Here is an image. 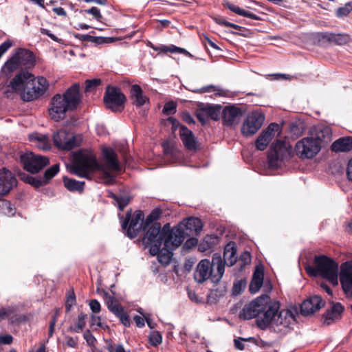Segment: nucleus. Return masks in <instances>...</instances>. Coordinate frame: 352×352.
Here are the masks:
<instances>
[{"instance_id":"40","label":"nucleus","mask_w":352,"mask_h":352,"mask_svg":"<svg viewBox=\"0 0 352 352\" xmlns=\"http://www.w3.org/2000/svg\"><path fill=\"white\" fill-rule=\"evenodd\" d=\"M21 179L35 187H39L43 184V182L24 173L19 175Z\"/></svg>"},{"instance_id":"43","label":"nucleus","mask_w":352,"mask_h":352,"mask_svg":"<svg viewBox=\"0 0 352 352\" xmlns=\"http://www.w3.org/2000/svg\"><path fill=\"white\" fill-rule=\"evenodd\" d=\"M158 50L160 51H162V52H169L171 53H179V54H184L188 53V52L185 49L178 47L175 45H170V46L162 45L161 47H160L158 48Z\"/></svg>"},{"instance_id":"64","label":"nucleus","mask_w":352,"mask_h":352,"mask_svg":"<svg viewBox=\"0 0 352 352\" xmlns=\"http://www.w3.org/2000/svg\"><path fill=\"white\" fill-rule=\"evenodd\" d=\"M66 344L68 346L76 348L77 346V340L72 337H67Z\"/></svg>"},{"instance_id":"21","label":"nucleus","mask_w":352,"mask_h":352,"mask_svg":"<svg viewBox=\"0 0 352 352\" xmlns=\"http://www.w3.org/2000/svg\"><path fill=\"white\" fill-rule=\"evenodd\" d=\"M275 314L270 324L275 325L283 328H289L295 322V316L290 310H282L276 316Z\"/></svg>"},{"instance_id":"16","label":"nucleus","mask_w":352,"mask_h":352,"mask_svg":"<svg viewBox=\"0 0 352 352\" xmlns=\"http://www.w3.org/2000/svg\"><path fill=\"white\" fill-rule=\"evenodd\" d=\"M309 136L317 141L322 148L331 141L332 132L330 127L319 124L310 129Z\"/></svg>"},{"instance_id":"47","label":"nucleus","mask_w":352,"mask_h":352,"mask_svg":"<svg viewBox=\"0 0 352 352\" xmlns=\"http://www.w3.org/2000/svg\"><path fill=\"white\" fill-rule=\"evenodd\" d=\"M107 349L109 352H126L123 345L121 344L109 342L107 344Z\"/></svg>"},{"instance_id":"48","label":"nucleus","mask_w":352,"mask_h":352,"mask_svg":"<svg viewBox=\"0 0 352 352\" xmlns=\"http://www.w3.org/2000/svg\"><path fill=\"white\" fill-rule=\"evenodd\" d=\"M80 38L84 41H95L98 43H106L107 40H110V38L104 37H94L90 35H81Z\"/></svg>"},{"instance_id":"61","label":"nucleus","mask_w":352,"mask_h":352,"mask_svg":"<svg viewBox=\"0 0 352 352\" xmlns=\"http://www.w3.org/2000/svg\"><path fill=\"white\" fill-rule=\"evenodd\" d=\"M133 320L138 327L141 328L144 326V319L142 317L140 316H135L133 317Z\"/></svg>"},{"instance_id":"52","label":"nucleus","mask_w":352,"mask_h":352,"mask_svg":"<svg viewBox=\"0 0 352 352\" xmlns=\"http://www.w3.org/2000/svg\"><path fill=\"white\" fill-rule=\"evenodd\" d=\"M116 316L120 318V320L123 324V325H124L125 327L130 326L129 316L127 315L126 313L124 312V310L120 311V314H116Z\"/></svg>"},{"instance_id":"29","label":"nucleus","mask_w":352,"mask_h":352,"mask_svg":"<svg viewBox=\"0 0 352 352\" xmlns=\"http://www.w3.org/2000/svg\"><path fill=\"white\" fill-rule=\"evenodd\" d=\"M333 151L347 152L352 150V137H343L336 140L331 145Z\"/></svg>"},{"instance_id":"18","label":"nucleus","mask_w":352,"mask_h":352,"mask_svg":"<svg viewBox=\"0 0 352 352\" xmlns=\"http://www.w3.org/2000/svg\"><path fill=\"white\" fill-rule=\"evenodd\" d=\"M17 180L14 175L6 168H0V196H4L16 186Z\"/></svg>"},{"instance_id":"46","label":"nucleus","mask_w":352,"mask_h":352,"mask_svg":"<svg viewBox=\"0 0 352 352\" xmlns=\"http://www.w3.org/2000/svg\"><path fill=\"white\" fill-rule=\"evenodd\" d=\"M59 171V165L54 164L45 172V179L46 181L51 179Z\"/></svg>"},{"instance_id":"9","label":"nucleus","mask_w":352,"mask_h":352,"mask_svg":"<svg viewBox=\"0 0 352 352\" xmlns=\"http://www.w3.org/2000/svg\"><path fill=\"white\" fill-rule=\"evenodd\" d=\"M320 144L309 136L298 140L294 149L296 155L301 160H310L316 157L321 151Z\"/></svg>"},{"instance_id":"17","label":"nucleus","mask_w":352,"mask_h":352,"mask_svg":"<svg viewBox=\"0 0 352 352\" xmlns=\"http://www.w3.org/2000/svg\"><path fill=\"white\" fill-rule=\"evenodd\" d=\"M280 131V126L276 123H271L267 128L263 131L255 142L256 148L258 151H264L275 133Z\"/></svg>"},{"instance_id":"15","label":"nucleus","mask_w":352,"mask_h":352,"mask_svg":"<svg viewBox=\"0 0 352 352\" xmlns=\"http://www.w3.org/2000/svg\"><path fill=\"white\" fill-rule=\"evenodd\" d=\"M186 232L181 230L178 226L170 229L169 224L166 231L164 237H163V243L165 248L170 250H175L179 247L184 241Z\"/></svg>"},{"instance_id":"57","label":"nucleus","mask_w":352,"mask_h":352,"mask_svg":"<svg viewBox=\"0 0 352 352\" xmlns=\"http://www.w3.org/2000/svg\"><path fill=\"white\" fill-rule=\"evenodd\" d=\"M90 309L94 313L100 311V304L97 300H91L89 302Z\"/></svg>"},{"instance_id":"53","label":"nucleus","mask_w":352,"mask_h":352,"mask_svg":"<svg viewBox=\"0 0 352 352\" xmlns=\"http://www.w3.org/2000/svg\"><path fill=\"white\" fill-rule=\"evenodd\" d=\"M85 12L88 14L93 15V16L98 21H100L102 19V14L100 10L96 7H92L90 9L86 10Z\"/></svg>"},{"instance_id":"58","label":"nucleus","mask_w":352,"mask_h":352,"mask_svg":"<svg viewBox=\"0 0 352 352\" xmlns=\"http://www.w3.org/2000/svg\"><path fill=\"white\" fill-rule=\"evenodd\" d=\"M84 338L86 340V341L89 345L93 344L94 343V342L96 341L95 338L93 336V335L89 330H87L85 332Z\"/></svg>"},{"instance_id":"56","label":"nucleus","mask_w":352,"mask_h":352,"mask_svg":"<svg viewBox=\"0 0 352 352\" xmlns=\"http://www.w3.org/2000/svg\"><path fill=\"white\" fill-rule=\"evenodd\" d=\"M12 46L10 41H6L0 45V58Z\"/></svg>"},{"instance_id":"41","label":"nucleus","mask_w":352,"mask_h":352,"mask_svg":"<svg viewBox=\"0 0 352 352\" xmlns=\"http://www.w3.org/2000/svg\"><path fill=\"white\" fill-rule=\"evenodd\" d=\"M203 113L214 120H217L219 118V109L212 107L207 106L203 110Z\"/></svg>"},{"instance_id":"37","label":"nucleus","mask_w":352,"mask_h":352,"mask_svg":"<svg viewBox=\"0 0 352 352\" xmlns=\"http://www.w3.org/2000/svg\"><path fill=\"white\" fill-rule=\"evenodd\" d=\"M111 197H112L116 201V204L120 210H123L124 207L129 204L131 199L130 197L126 194L120 195L119 196L111 194Z\"/></svg>"},{"instance_id":"7","label":"nucleus","mask_w":352,"mask_h":352,"mask_svg":"<svg viewBox=\"0 0 352 352\" xmlns=\"http://www.w3.org/2000/svg\"><path fill=\"white\" fill-rule=\"evenodd\" d=\"M292 147L287 140H277L268 151V164L271 168H278L291 157Z\"/></svg>"},{"instance_id":"3","label":"nucleus","mask_w":352,"mask_h":352,"mask_svg":"<svg viewBox=\"0 0 352 352\" xmlns=\"http://www.w3.org/2000/svg\"><path fill=\"white\" fill-rule=\"evenodd\" d=\"M279 309L278 302L270 301L268 295H262L246 305L239 314L240 318L250 320L257 318L256 324L261 329L270 325L275 314Z\"/></svg>"},{"instance_id":"50","label":"nucleus","mask_w":352,"mask_h":352,"mask_svg":"<svg viewBox=\"0 0 352 352\" xmlns=\"http://www.w3.org/2000/svg\"><path fill=\"white\" fill-rule=\"evenodd\" d=\"M176 104L171 101L165 104L163 111L166 115L173 114L176 112Z\"/></svg>"},{"instance_id":"20","label":"nucleus","mask_w":352,"mask_h":352,"mask_svg":"<svg viewBox=\"0 0 352 352\" xmlns=\"http://www.w3.org/2000/svg\"><path fill=\"white\" fill-rule=\"evenodd\" d=\"M340 280L345 294L352 288V261L342 264L340 272Z\"/></svg>"},{"instance_id":"6","label":"nucleus","mask_w":352,"mask_h":352,"mask_svg":"<svg viewBox=\"0 0 352 352\" xmlns=\"http://www.w3.org/2000/svg\"><path fill=\"white\" fill-rule=\"evenodd\" d=\"M315 267H309L307 272L314 275H320L328 280L333 285L338 283V264L326 256H318L315 258Z\"/></svg>"},{"instance_id":"33","label":"nucleus","mask_w":352,"mask_h":352,"mask_svg":"<svg viewBox=\"0 0 352 352\" xmlns=\"http://www.w3.org/2000/svg\"><path fill=\"white\" fill-rule=\"evenodd\" d=\"M104 299L108 309L113 314H120V311H123L124 309L120 304L109 293L104 294Z\"/></svg>"},{"instance_id":"5","label":"nucleus","mask_w":352,"mask_h":352,"mask_svg":"<svg viewBox=\"0 0 352 352\" xmlns=\"http://www.w3.org/2000/svg\"><path fill=\"white\" fill-rule=\"evenodd\" d=\"M224 274V264L220 255L214 254L212 263L208 259L201 260L197 265L194 273L195 280L203 283L208 278L214 283H217Z\"/></svg>"},{"instance_id":"62","label":"nucleus","mask_w":352,"mask_h":352,"mask_svg":"<svg viewBox=\"0 0 352 352\" xmlns=\"http://www.w3.org/2000/svg\"><path fill=\"white\" fill-rule=\"evenodd\" d=\"M346 175L349 180L352 182V158L349 161L347 164Z\"/></svg>"},{"instance_id":"4","label":"nucleus","mask_w":352,"mask_h":352,"mask_svg":"<svg viewBox=\"0 0 352 352\" xmlns=\"http://www.w3.org/2000/svg\"><path fill=\"white\" fill-rule=\"evenodd\" d=\"M80 102V85L75 83L63 94H56L53 96L49 108V116L56 122L63 120L66 113L76 109Z\"/></svg>"},{"instance_id":"22","label":"nucleus","mask_w":352,"mask_h":352,"mask_svg":"<svg viewBox=\"0 0 352 352\" xmlns=\"http://www.w3.org/2000/svg\"><path fill=\"white\" fill-rule=\"evenodd\" d=\"M179 135L184 146L190 151H196L199 149L198 143L193 133L185 126H181Z\"/></svg>"},{"instance_id":"51","label":"nucleus","mask_w":352,"mask_h":352,"mask_svg":"<svg viewBox=\"0 0 352 352\" xmlns=\"http://www.w3.org/2000/svg\"><path fill=\"white\" fill-rule=\"evenodd\" d=\"M263 282L252 278L249 287L250 292L252 294L256 293L263 285Z\"/></svg>"},{"instance_id":"32","label":"nucleus","mask_w":352,"mask_h":352,"mask_svg":"<svg viewBox=\"0 0 352 352\" xmlns=\"http://www.w3.org/2000/svg\"><path fill=\"white\" fill-rule=\"evenodd\" d=\"M322 38L329 42L334 43L338 45L346 44L350 40V36L348 34H332L327 32L322 34Z\"/></svg>"},{"instance_id":"19","label":"nucleus","mask_w":352,"mask_h":352,"mask_svg":"<svg viewBox=\"0 0 352 352\" xmlns=\"http://www.w3.org/2000/svg\"><path fill=\"white\" fill-rule=\"evenodd\" d=\"M325 302L318 296H314L303 301L301 305L300 311L303 316H309L314 314L324 307Z\"/></svg>"},{"instance_id":"34","label":"nucleus","mask_w":352,"mask_h":352,"mask_svg":"<svg viewBox=\"0 0 352 352\" xmlns=\"http://www.w3.org/2000/svg\"><path fill=\"white\" fill-rule=\"evenodd\" d=\"M224 5L230 10H231L232 12H233L240 16H245V17H248V18H250V19H252L254 20H256V21H260L261 19L260 16H258L252 12L245 11V10H243V9L239 8V6H236L228 1L225 2Z\"/></svg>"},{"instance_id":"11","label":"nucleus","mask_w":352,"mask_h":352,"mask_svg":"<svg viewBox=\"0 0 352 352\" xmlns=\"http://www.w3.org/2000/svg\"><path fill=\"white\" fill-rule=\"evenodd\" d=\"M143 219L144 214L140 210L136 211L132 216L130 212H127L125 220L122 223V227L123 229H126L129 222L126 233L131 239L137 236L142 229L144 230L146 228L144 227Z\"/></svg>"},{"instance_id":"42","label":"nucleus","mask_w":352,"mask_h":352,"mask_svg":"<svg viewBox=\"0 0 352 352\" xmlns=\"http://www.w3.org/2000/svg\"><path fill=\"white\" fill-rule=\"evenodd\" d=\"M101 83V80L99 78H94L91 80H87L85 81V89L86 93L94 91Z\"/></svg>"},{"instance_id":"63","label":"nucleus","mask_w":352,"mask_h":352,"mask_svg":"<svg viewBox=\"0 0 352 352\" xmlns=\"http://www.w3.org/2000/svg\"><path fill=\"white\" fill-rule=\"evenodd\" d=\"M10 309H0V320L5 319L7 316L10 315Z\"/></svg>"},{"instance_id":"38","label":"nucleus","mask_w":352,"mask_h":352,"mask_svg":"<svg viewBox=\"0 0 352 352\" xmlns=\"http://www.w3.org/2000/svg\"><path fill=\"white\" fill-rule=\"evenodd\" d=\"M87 318V315L80 313L78 316V320L74 327H71L69 328V331L72 332L79 333L85 327L86 322L85 319Z\"/></svg>"},{"instance_id":"2","label":"nucleus","mask_w":352,"mask_h":352,"mask_svg":"<svg viewBox=\"0 0 352 352\" xmlns=\"http://www.w3.org/2000/svg\"><path fill=\"white\" fill-rule=\"evenodd\" d=\"M48 87L49 83L44 77L34 78L30 72L22 71L5 86L3 94L8 98L19 96L23 101L31 102L44 95Z\"/></svg>"},{"instance_id":"31","label":"nucleus","mask_w":352,"mask_h":352,"mask_svg":"<svg viewBox=\"0 0 352 352\" xmlns=\"http://www.w3.org/2000/svg\"><path fill=\"white\" fill-rule=\"evenodd\" d=\"M21 68L16 58L13 54L1 67V72L6 76H10L14 71Z\"/></svg>"},{"instance_id":"14","label":"nucleus","mask_w":352,"mask_h":352,"mask_svg":"<svg viewBox=\"0 0 352 352\" xmlns=\"http://www.w3.org/2000/svg\"><path fill=\"white\" fill-rule=\"evenodd\" d=\"M265 115L261 111H253L248 114L241 126V132L245 136L252 135L262 126Z\"/></svg>"},{"instance_id":"1","label":"nucleus","mask_w":352,"mask_h":352,"mask_svg":"<svg viewBox=\"0 0 352 352\" xmlns=\"http://www.w3.org/2000/svg\"><path fill=\"white\" fill-rule=\"evenodd\" d=\"M105 160L104 164H100L96 157L90 151L82 150L74 155L70 172L78 177L91 179L96 170L101 171V179L107 185L115 182V177L111 174V171H119L120 166L115 151L111 148L103 150Z\"/></svg>"},{"instance_id":"8","label":"nucleus","mask_w":352,"mask_h":352,"mask_svg":"<svg viewBox=\"0 0 352 352\" xmlns=\"http://www.w3.org/2000/svg\"><path fill=\"white\" fill-rule=\"evenodd\" d=\"M167 228L168 224L162 228L160 223L157 222L148 226L142 239V243L146 248H149V252L151 255L155 256L159 252Z\"/></svg>"},{"instance_id":"25","label":"nucleus","mask_w":352,"mask_h":352,"mask_svg":"<svg viewBox=\"0 0 352 352\" xmlns=\"http://www.w3.org/2000/svg\"><path fill=\"white\" fill-rule=\"evenodd\" d=\"M20 66L25 68H30L34 65V59L32 53L25 49H19L14 54Z\"/></svg>"},{"instance_id":"27","label":"nucleus","mask_w":352,"mask_h":352,"mask_svg":"<svg viewBox=\"0 0 352 352\" xmlns=\"http://www.w3.org/2000/svg\"><path fill=\"white\" fill-rule=\"evenodd\" d=\"M29 139L41 150L47 151L51 148L52 145L50 138L46 135L34 133L29 135Z\"/></svg>"},{"instance_id":"39","label":"nucleus","mask_w":352,"mask_h":352,"mask_svg":"<svg viewBox=\"0 0 352 352\" xmlns=\"http://www.w3.org/2000/svg\"><path fill=\"white\" fill-rule=\"evenodd\" d=\"M162 214V210L160 208L154 209L146 218L144 223V227H148L153 223H154L156 220H157Z\"/></svg>"},{"instance_id":"12","label":"nucleus","mask_w":352,"mask_h":352,"mask_svg":"<svg viewBox=\"0 0 352 352\" xmlns=\"http://www.w3.org/2000/svg\"><path fill=\"white\" fill-rule=\"evenodd\" d=\"M126 97L120 89L117 87H108L104 96V101L107 108L113 111H120L124 109Z\"/></svg>"},{"instance_id":"60","label":"nucleus","mask_w":352,"mask_h":352,"mask_svg":"<svg viewBox=\"0 0 352 352\" xmlns=\"http://www.w3.org/2000/svg\"><path fill=\"white\" fill-rule=\"evenodd\" d=\"M12 336L10 335H0V344H10L12 342Z\"/></svg>"},{"instance_id":"59","label":"nucleus","mask_w":352,"mask_h":352,"mask_svg":"<svg viewBox=\"0 0 352 352\" xmlns=\"http://www.w3.org/2000/svg\"><path fill=\"white\" fill-rule=\"evenodd\" d=\"M247 340L246 339L238 338L237 339H234V346L238 350H243L244 349V344L243 342Z\"/></svg>"},{"instance_id":"26","label":"nucleus","mask_w":352,"mask_h":352,"mask_svg":"<svg viewBox=\"0 0 352 352\" xmlns=\"http://www.w3.org/2000/svg\"><path fill=\"white\" fill-rule=\"evenodd\" d=\"M343 311L344 307L340 302L333 304L332 307L324 314V323L327 325H329L333 322L340 318Z\"/></svg>"},{"instance_id":"28","label":"nucleus","mask_w":352,"mask_h":352,"mask_svg":"<svg viewBox=\"0 0 352 352\" xmlns=\"http://www.w3.org/2000/svg\"><path fill=\"white\" fill-rule=\"evenodd\" d=\"M236 248L234 242H230L226 245L223 252V259H222L224 265L232 266L235 263L236 261Z\"/></svg>"},{"instance_id":"55","label":"nucleus","mask_w":352,"mask_h":352,"mask_svg":"<svg viewBox=\"0 0 352 352\" xmlns=\"http://www.w3.org/2000/svg\"><path fill=\"white\" fill-rule=\"evenodd\" d=\"M206 91H214V92H215V94L217 95H219V96H224L225 95L224 90L217 88L214 86H212V85L203 88V92H206Z\"/></svg>"},{"instance_id":"54","label":"nucleus","mask_w":352,"mask_h":352,"mask_svg":"<svg viewBox=\"0 0 352 352\" xmlns=\"http://www.w3.org/2000/svg\"><path fill=\"white\" fill-rule=\"evenodd\" d=\"M253 279L263 282L264 272L261 267H256L253 274Z\"/></svg>"},{"instance_id":"36","label":"nucleus","mask_w":352,"mask_h":352,"mask_svg":"<svg viewBox=\"0 0 352 352\" xmlns=\"http://www.w3.org/2000/svg\"><path fill=\"white\" fill-rule=\"evenodd\" d=\"M173 250H170L165 247L161 250L160 248L159 252L156 254L157 256L158 261L165 265L169 264L173 256Z\"/></svg>"},{"instance_id":"10","label":"nucleus","mask_w":352,"mask_h":352,"mask_svg":"<svg viewBox=\"0 0 352 352\" xmlns=\"http://www.w3.org/2000/svg\"><path fill=\"white\" fill-rule=\"evenodd\" d=\"M54 145L62 150H72L78 146L82 141L80 134L73 135L65 130H59L53 135Z\"/></svg>"},{"instance_id":"44","label":"nucleus","mask_w":352,"mask_h":352,"mask_svg":"<svg viewBox=\"0 0 352 352\" xmlns=\"http://www.w3.org/2000/svg\"><path fill=\"white\" fill-rule=\"evenodd\" d=\"M352 10V3L349 2L343 7L337 9L336 14L338 16H345L348 15Z\"/></svg>"},{"instance_id":"23","label":"nucleus","mask_w":352,"mask_h":352,"mask_svg":"<svg viewBox=\"0 0 352 352\" xmlns=\"http://www.w3.org/2000/svg\"><path fill=\"white\" fill-rule=\"evenodd\" d=\"M181 230L186 232V236H188L191 232H199L202 230L203 224L201 221L197 217H189L182 221L178 226Z\"/></svg>"},{"instance_id":"24","label":"nucleus","mask_w":352,"mask_h":352,"mask_svg":"<svg viewBox=\"0 0 352 352\" xmlns=\"http://www.w3.org/2000/svg\"><path fill=\"white\" fill-rule=\"evenodd\" d=\"M241 111L234 107H226L223 110V121L228 126L236 124L240 122Z\"/></svg>"},{"instance_id":"30","label":"nucleus","mask_w":352,"mask_h":352,"mask_svg":"<svg viewBox=\"0 0 352 352\" xmlns=\"http://www.w3.org/2000/svg\"><path fill=\"white\" fill-rule=\"evenodd\" d=\"M131 91L133 104L136 107H142L148 101V98L143 94V91L139 85H132Z\"/></svg>"},{"instance_id":"13","label":"nucleus","mask_w":352,"mask_h":352,"mask_svg":"<svg viewBox=\"0 0 352 352\" xmlns=\"http://www.w3.org/2000/svg\"><path fill=\"white\" fill-rule=\"evenodd\" d=\"M21 161L24 168L32 173H36L49 164V159L33 153H26L21 155Z\"/></svg>"},{"instance_id":"45","label":"nucleus","mask_w":352,"mask_h":352,"mask_svg":"<svg viewBox=\"0 0 352 352\" xmlns=\"http://www.w3.org/2000/svg\"><path fill=\"white\" fill-rule=\"evenodd\" d=\"M162 341L161 334L158 331H153L149 335V342L151 345L155 346L160 344Z\"/></svg>"},{"instance_id":"35","label":"nucleus","mask_w":352,"mask_h":352,"mask_svg":"<svg viewBox=\"0 0 352 352\" xmlns=\"http://www.w3.org/2000/svg\"><path fill=\"white\" fill-rule=\"evenodd\" d=\"M63 182L65 188L69 191L82 192L84 189V182L76 181L67 177H64Z\"/></svg>"},{"instance_id":"49","label":"nucleus","mask_w":352,"mask_h":352,"mask_svg":"<svg viewBox=\"0 0 352 352\" xmlns=\"http://www.w3.org/2000/svg\"><path fill=\"white\" fill-rule=\"evenodd\" d=\"M76 302V296L74 291H72L67 296V300L65 302V309L66 311L69 312L72 308V307Z\"/></svg>"}]
</instances>
